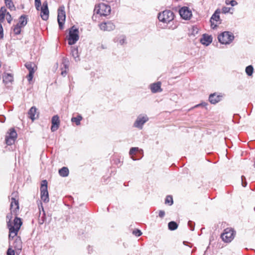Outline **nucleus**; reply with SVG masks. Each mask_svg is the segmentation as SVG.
I'll use <instances>...</instances> for the list:
<instances>
[{
	"label": "nucleus",
	"mask_w": 255,
	"mask_h": 255,
	"mask_svg": "<svg viewBox=\"0 0 255 255\" xmlns=\"http://www.w3.org/2000/svg\"><path fill=\"white\" fill-rule=\"evenodd\" d=\"M41 2L40 0H35V6L37 10H40Z\"/></svg>",
	"instance_id": "e433bc0d"
},
{
	"label": "nucleus",
	"mask_w": 255,
	"mask_h": 255,
	"mask_svg": "<svg viewBox=\"0 0 255 255\" xmlns=\"http://www.w3.org/2000/svg\"><path fill=\"white\" fill-rule=\"evenodd\" d=\"M173 203V200L172 196L171 195H167L166 197L165 200V204H168L169 206H171Z\"/></svg>",
	"instance_id": "473e14b6"
},
{
	"label": "nucleus",
	"mask_w": 255,
	"mask_h": 255,
	"mask_svg": "<svg viewBox=\"0 0 255 255\" xmlns=\"http://www.w3.org/2000/svg\"><path fill=\"white\" fill-rule=\"evenodd\" d=\"M234 39V36L230 32L224 31L221 33L218 36V39L219 42L223 44H227L230 43Z\"/></svg>",
	"instance_id": "20e7f679"
},
{
	"label": "nucleus",
	"mask_w": 255,
	"mask_h": 255,
	"mask_svg": "<svg viewBox=\"0 0 255 255\" xmlns=\"http://www.w3.org/2000/svg\"><path fill=\"white\" fill-rule=\"evenodd\" d=\"M231 9L230 7H226V6H223L222 7V12L224 13H227L230 12V10Z\"/></svg>",
	"instance_id": "a18cd8bd"
},
{
	"label": "nucleus",
	"mask_w": 255,
	"mask_h": 255,
	"mask_svg": "<svg viewBox=\"0 0 255 255\" xmlns=\"http://www.w3.org/2000/svg\"><path fill=\"white\" fill-rule=\"evenodd\" d=\"M254 71V68L252 65H249L246 68V72L248 76L252 75Z\"/></svg>",
	"instance_id": "f704fd0d"
},
{
	"label": "nucleus",
	"mask_w": 255,
	"mask_h": 255,
	"mask_svg": "<svg viewBox=\"0 0 255 255\" xmlns=\"http://www.w3.org/2000/svg\"><path fill=\"white\" fill-rule=\"evenodd\" d=\"M254 166L255 168V163H254Z\"/></svg>",
	"instance_id": "052dcab7"
},
{
	"label": "nucleus",
	"mask_w": 255,
	"mask_h": 255,
	"mask_svg": "<svg viewBox=\"0 0 255 255\" xmlns=\"http://www.w3.org/2000/svg\"><path fill=\"white\" fill-rule=\"evenodd\" d=\"M79 30L75 26H73L70 29L68 37V43L70 45L74 44L79 39Z\"/></svg>",
	"instance_id": "7ed1b4c3"
},
{
	"label": "nucleus",
	"mask_w": 255,
	"mask_h": 255,
	"mask_svg": "<svg viewBox=\"0 0 255 255\" xmlns=\"http://www.w3.org/2000/svg\"><path fill=\"white\" fill-rule=\"evenodd\" d=\"M13 81V75L10 73H4L3 76V82L5 84H8L11 83Z\"/></svg>",
	"instance_id": "5701e85b"
},
{
	"label": "nucleus",
	"mask_w": 255,
	"mask_h": 255,
	"mask_svg": "<svg viewBox=\"0 0 255 255\" xmlns=\"http://www.w3.org/2000/svg\"><path fill=\"white\" fill-rule=\"evenodd\" d=\"M40 196L41 199L44 202L47 203L49 202V194L47 190V181L46 180H42L41 183Z\"/></svg>",
	"instance_id": "423d86ee"
},
{
	"label": "nucleus",
	"mask_w": 255,
	"mask_h": 255,
	"mask_svg": "<svg viewBox=\"0 0 255 255\" xmlns=\"http://www.w3.org/2000/svg\"><path fill=\"white\" fill-rule=\"evenodd\" d=\"M100 28L104 31H111L115 28V25L111 21H107L101 23Z\"/></svg>",
	"instance_id": "2eb2a0df"
},
{
	"label": "nucleus",
	"mask_w": 255,
	"mask_h": 255,
	"mask_svg": "<svg viewBox=\"0 0 255 255\" xmlns=\"http://www.w3.org/2000/svg\"><path fill=\"white\" fill-rule=\"evenodd\" d=\"M27 23V15L23 14L21 15L18 19V22L16 24H19L22 27L25 26Z\"/></svg>",
	"instance_id": "b1692460"
},
{
	"label": "nucleus",
	"mask_w": 255,
	"mask_h": 255,
	"mask_svg": "<svg viewBox=\"0 0 255 255\" xmlns=\"http://www.w3.org/2000/svg\"><path fill=\"white\" fill-rule=\"evenodd\" d=\"M14 215V216H17V214L16 215H15L14 213H13V212H11V211H10V212L8 213L6 215V219H7V226L8 227V224H10V223H11V219L12 218V215Z\"/></svg>",
	"instance_id": "7c9ffc66"
},
{
	"label": "nucleus",
	"mask_w": 255,
	"mask_h": 255,
	"mask_svg": "<svg viewBox=\"0 0 255 255\" xmlns=\"http://www.w3.org/2000/svg\"><path fill=\"white\" fill-rule=\"evenodd\" d=\"M158 216L160 218H163L165 216V212L163 210H160L159 211Z\"/></svg>",
	"instance_id": "09e8293b"
},
{
	"label": "nucleus",
	"mask_w": 255,
	"mask_h": 255,
	"mask_svg": "<svg viewBox=\"0 0 255 255\" xmlns=\"http://www.w3.org/2000/svg\"><path fill=\"white\" fill-rule=\"evenodd\" d=\"M178 225L175 221H171L168 224V229L170 231H174L177 229Z\"/></svg>",
	"instance_id": "cd10ccee"
},
{
	"label": "nucleus",
	"mask_w": 255,
	"mask_h": 255,
	"mask_svg": "<svg viewBox=\"0 0 255 255\" xmlns=\"http://www.w3.org/2000/svg\"><path fill=\"white\" fill-rule=\"evenodd\" d=\"M94 11L101 16H107L110 14L111 8L109 5L101 3L95 6Z\"/></svg>",
	"instance_id": "f03ea898"
},
{
	"label": "nucleus",
	"mask_w": 255,
	"mask_h": 255,
	"mask_svg": "<svg viewBox=\"0 0 255 255\" xmlns=\"http://www.w3.org/2000/svg\"><path fill=\"white\" fill-rule=\"evenodd\" d=\"M4 3H5L6 6L10 10H14L15 9V7H14V5L13 4V3L12 0H8V1H6Z\"/></svg>",
	"instance_id": "2f4dec72"
},
{
	"label": "nucleus",
	"mask_w": 255,
	"mask_h": 255,
	"mask_svg": "<svg viewBox=\"0 0 255 255\" xmlns=\"http://www.w3.org/2000/svg\"><path fill=\"white\" fill-rule=\"evenodd\" d=\"M235 233V231L232 228H228L224 230L221 235V238L224 242L230 243L234 239Z\"/></svg>",
	"instance_id": "39448f33"
},
{
	"label": "nucleus",
	"mask_w": 255,
	"mask_h": 255,
	"mask_svg": "<svg viewBox=\"0 0 255 255\" xmlns=\"http://www.w3.org/2000/svg\"><path fill=\"white\" fill-rule=\"evenodd\" d=\"M21 27L19 24H16L13 29V32L15 35H18L21 32Z\"/></svg>",
	"instance_id": "c9c22d12"
},
{
	"label": "nucleus",
	"mask_w": 255,
	"mask_h": 255,
	"mask_svg": "<svg viewBox=\"0 0 255 255\" xmlns=\"http://www.w3.org/2000/svg\"><path fill=\"white\" fill-rule=\"evenodd\" d=\"M132 234L136 237H139L142 235V232L138 229H135L132 231Z\"/></svg>",
	"instance_id": "58836bf2"
},
{
	"label": "nucleus",
	"mask_w": 255,
	"mask_h": 255,
	"mask_svg": "<svg viewBox=\"0 0 255 255\" xmlns=\"http://www.w3.org/2000/svg\"><path fill=\"white\" fill-rule=\"evenodd\" d=\"M34 73H32V72L29 73V74L26 76L27 80L29 83H30V82L32 81V80L33 79Z\"/></svg>",
	"instance_id": "37998d69"
},
{
	"label": "nucleus",
	"mask_w": 255,
	"mask_h": 255,
	"mask_svg": "<svg viewBox=\"0 0 255 255\" xmlns=\"http://www.w3.org/2000/svg\"><path fill=\"white\" fill-rule=\"evenodd\" d=\"M136 152H138L140 154H141L143 155V151L141 149H139L138 147H131L129 151V154L131 156V158L133 160H136L137 159L133 156V154H135Z\"/></svg>",
	"instance_id": "4be33fe9"
},
{
	"label": "nucleus",
	"mask_w": 255,
	"mask_h": 255,
	"mask_svg": "<svg viewBox=\"0 0 255 255\" xmlns=\"http://www.w3.org/2000/svg\"><path fill=\"white\" fill-rule=\"evenodd\" d=\"M9 247H10L11 249L14 248L15 250L21 251L22 247V243L20 237H16L12 245L11 244H9Z\"/></svg>",
	"instance_id": "4468645a"
},
{
	"label": "nucleus",
	"mask_w": 255,
	"mask_h": 255,
	"mask_svg": "<svg viewBox=\"0 0 255 255\" xmlns=\"http://www.w3.org/2000/svg\"><path fill=\"white\" fill-rule=\"evenodd\" d=\"M4 2H5L6 1H8V0H4Z\"/></svg>",
	"instance_id": "680f3d73"
},
{
	"label": "nucleus",
	"mask_w": 255,
	"mask_h": 255,
	"mask_svg": "<svg viewBox=\"0 0 255 255\" xmlns=\"http://www.w3.org/2000/svg\"><path fill=\"white\" fill-rule=\"evenodd\" d=\"M3 37V31H0V39Z\"/></svg>",
	"instance_id": "5fc2aeb1"
},
{
	"label": "nucleus",
	"mask_w": 255,
	"mask_h": 255,
	"mask_svg": "<svg viewBox=\"0 0 255 255\" xmlns=\"http://www.w3.org/2000/svg\"><path fill=\"white\" fill-rule=\"evenodd\" d=\"M46 221V215L43 206L41 205V210L39 208V216L38 218V223L40 225L43 224Z\"/></svg>",
	"instance_id": "412c9836"
},
{
	"label": "nucleus",
	"mask_w": 255,
	"mask_h": 255,
	"mask_svg": "<svg viewBox=\"0 0 255 255\" xmlns=\"http://www.w3.org/2000/svg\"><path fill=\"white\" fill-rule=\"evenodd\" d=\"M6 15V19L7 22L8 23H10L12 20L11 15H10V14L9 13V12H7Z\"/></svg>",
	"instance_id": "79ce46f5"
},
{
	"label": "nucleus",
	"mask_w": 255,
	"mask_h": 255,
	"mask_svg": "<svg viewBox=\"0 0 255 255\" xmlns=\"http://www.w3.org/2000/svg\"><path fill=\"white\" fill-rule=\"evenodd\" d=\"M52 126L51 130L52 131H55L58 129L60 125L59 118L58 115H55L52 118Z\"/></svg>",
	"instance_id": "dca6fc26"
},
{
	"label": "nucleus",
	"mask_w": 255,
	"mask_h": 255,
	"mask_svg": "<svg viewBox=\"0 0 255 255\" xmlns=\"http://www.w3.org/2000/svg\"><path fill=\"white\" fill-rule=\"evenodd\" d=\"M242 179V185L243 187H245L247 185V182L246 181V178L245 176L242 175L241 176Z\"/></svg>",
	"instance_id": "a19ab883"
},
{
	"label": "nucleus",
	"mask_w": 255,
	"mask_h": 255,
	"mask_svg": "<svg viewBox=\"0 0 255 255\" xmlns=\"http://www.w3.org/2000/svg\"><path fill=\"white\" fill-rule=\"evenodd\" d=\"M22 224L21 219L20 218L15 216L13 220V224L11 223L8 224L7 228L11 232H18L19 230L20 227Z\"/></svg>",
	"instance_id": "6e6552de"
},
{
	"label": "nucleus",
	"mask_w": 255,
	"mask_h": 255,
	"mask_svg": "<svg viewBox=\"0 0 255 255\" xmlns=\"http://www.w3.org/2000/svg\"><path fill=\"white\" fill-rule=\"evenodd\" d=\"M41 11L40 16L43 20H47L49 17V9L48 7V3L46 1L43 2L42 5L40 8Z\"/></svg>",
	"instance_id": "f8f14e48"
},
{
	"label": "nucleus",
	"mask_w": 255,
	"mask_h": 255,
	"mask_svg": "<svg viewBox=\"0 0 255 255\" xmlns=\"http://www.w3.org/2000/svg\"><path fill=\"white\" fill-rule=\"evenodd\" d=\"M65 18L66 14L64 6H60L58 9L57 16V21L60 29H62L63 28V25L65 21Z\"/></svg>",
	"instance_id": "0eeeda50"
},
{
	"label": "nucleus",
	"mask_w": 255,
	"mask_h": 255,
	"mask_svg": "<svg viewBox=\"0 0 255 255\" xmlns=\"http://www.w3.org/2000/svg\"><path fill=\"white\" fill-rule=\"evenodd\" d=\"M15 253L14 250H12L10 247H8L6 252V255H14Z\"/></svg>",
	"instance_id": "ea45409f"
},
{
	"label": "nucleus",
	"mask_w": 255,
	"mask_h": 255,
	"mask_svg": "<svg viewBox=\"0 0 255 255\" xmlns=\"http://www.w3.org/2000/svg\"><path fill=\"white\" fill-rule=\"evenodd\" d=\"M208 105V104L206 102H202L201 103V104H198V105H196V106H195L194 107V108H197V107H199V106H203V107H206Z\"/></svg>",
	"instance_id": "de8ad7c7"
},
{
	"label": "nucleus",
	"mask_w": 255,
	"mask_h": 255,
	"mask_svg": "<svg viewBox=\"0 0 255 255\" xmlns=\"http://www.w3.org/2000/svg\"><path fill=\"white\" fill-rule=\"evenodd\" d=\"M18 232H11L10 230H9V235H8V240L9 244H11L10 242L14 238H15L17 236Z\"/></svg>",
	"instance_id": "72a5a7b5"
},
{
	"label": "nucleus",
	"mask_w": 255,
	"mask_h": 255,
	"mask_svg": "<svg viewBox=\"0 0 255 255\" xmlns=\"http://www.w3.org/2000/svg\"><path fill=\"white\" fill-rule=\"evenodd\" d=\"M7 133L8 135L5 137V142L7 145H10L14 143L17 134L13 128H10Z\"/></svg>",
	"instance_id": "1a4fd4ad"
},
{
	"label": "nucleus",
	"mask_w": 255,
	"mask_h": 255,
	"mask_svg": "<svg viewBox=\"0 0 255 255\" xmlns=\"http://www.w3.org/2000/svg\"><path fill=\"white\" fill-rule=\"evenodd\" d=\"M148 121L146 115H139L133 124V127L141 129L143 125Z\"/></svg>",
	"instance_id": "9d476101"
},
{
	"label": "nucleus",
	"mask_w": 255,
	"mask_h": 255,
	"mask_svg": "<svg viewBox=\"0 0 255 255\" xmlns=\"http://www.w3.org/2000/svg\"><path fill=\"white\" fill-rule=\"evenodd\" d=\"M5 15H3V14L0 13V23H3L4 18H5Z\"/></svg>",
	"instance_id": "8fccbe9b"
},
{
	"label": "nucleus",
	"mask_w": 255,
	"mask_h": 255,
	"mask_svg": "<svg viewBox=\"0 0 255 255\" xmlns=\"http://www.w3.org/2000/svg\"><path fill=\"white\" fill-rule=\"evenodd\" d=\"M90 247L89 246V249H88L89 253H90V250H91V249H90Z\"/></svg>",
	"instance_id": "bf43d9fd"
},
{
	"label": "nucleus",
	"mask_w": 255,
	"mask_h": 255,
	"mask_svg": "<svg viewBox=\"0 0 255 255\" xmlns=\"http://www.w3.org/2000/svg\"><path fill=\"white\" fill-rule=\"evenodd\" d=\"M71 54L72 56L74 58L76 61L79 60L78 50L77 47H72Z\"/></svg>",
	"instance_id": "c85d7f7f"
},
{
	"label": "nucleus",
	"mask_w": 255,
	"mask_h": 255,
	"mask_svg": "<svg viewBox=\"0 0 255 255\" xmlns=\"http://www.w3.org/2000/svg\"><path fill=\"white\" fill-rule=\"evenodd\" d=\"M59 175L63 177H67L68 176L69 173V169L66 167H63L59 170Z\"/></svg>",
	"instance_id": "a878e982"
},
{
	"label": "nucleus",
	"mask_w": 255,
	"mask_h": 255,
	"mask_svg": "<svg viewBox=\"0 0 255 255\" xmlns=\"http://www.w3.org/2000/svg\"><path fill=\"white\" fill-rule=\"evenodd\" d=\"M220 13V10L219 9H217L216 10L214 14L211 16L210 21L211 23V25H213V23L212 22V20H215L216 21H218L220 20V15L219 14Z\"/></svg>",
	"instance_id": "393cba45"
},
{
	"label": "nucleus",
	"mask_w": 255,
	"mask_h": 255,
	"mask_svg": "<svg viewBox=\"0 0 255 255\" xmlns=\"http://www.w3.org/2000/svg\"><path fill=\"white\" fill-rule=\"evenodd\" d=\"M82 117L81 115H78L76 117L72 118L71 122L75 123V124L77 126H79L80 125V122L82 120Z\"/></svg>",
	"instance_id": "c756f323"
},
{
	"label": "nucleus",
	"mask_w": 255,
	"mask_h": 255,
	"mask_svg": "<svg viewBox=\"0 0 255 255\" xmlns=\"http://www.w3.org/2000/svg\"><path fill=\"white\" fill-rule=\"evenodd\" d=\"M90 247L89 246V249H88L89 253H90V250H91V249H90Z\"/></svg>",
	"instance_id": "13d9d810"
},
{
	"label": "nucleus",
	"mask_w": 255,
	"mask_h": 255,
	"mask_svg": "<svg viewBox=\"0 0 255 255\" xmlns=\"http://www.w3.org/2000/svg\"><path fill=\"white\" fill-rule=\"evenodd\" d=\"M225 3L227 5L231 4L232 6H235L238 4L237 2L235 0H226Z\"/></svg>",
	"instance_id": "4c0bfd02"
},
{
	"label": "nucleus",
	"mask_w": 255,
	"mask_h": 255,
	"mask_svg": "<svg viewBox=\"0 0 255 255\" xmlns=\"http://www.w3.org/2000/svg\"><path fill=\"white\" fill-rule=\"evenodd\" d=\"M174 18V14L170 10H165L160 12L158 15V18L159 21L168 23L173 20Z\"/></svg>",
	"instance_id": "f257e3e1"
},
{
	"label": "nucleus",
	"mask_w": 255,
	"mask_h": 255,
	"mask_svg": "<svg viewBox=\"0 0 255 255\" xmlns=\"http://www.w3.org/2000/svg\"><path fill=\"white\" fill-rule=\"evenodd\" d=\"M2 23H0V31H3Z\"/></svg>",
	"instance_id": "6e6d98bb"
},
{
	"label": "nucleus",
	"mask_w": 255,
	"mask_h": 255,
	"mask_svg": "<svg viewBox=\"0 0 255 255\" xmlns=\"http://www.w3.org/2000/svg\"><path fill=\"white\" fill-rule=\"evenodd\" d=\"M194 225H195L194 223H193L191 221H189L188 222V225L189 227V228H190V230L191 231H193L194 230Z\"/></svg>",
	"instance_id": "c03bdc74"
},
{
	"label": "nucleus",
	"mask_w": 255,
	"mask_h": 255,
	"mask_svg": "<svg viewBox=\"0 0 255 255\" xmlns=\"http://www.w3.org/2000/svg\"><path fill=\"white\" fill-rule=\"evenodd\" d=\"M16 193L13 192L11 194V203L10 206V210L11 212H13L15 215H16V213L19 211V203L18 200L15 199L16 196Z\"/></svg>",
	"instance_id": "9b49d317"
},
{
	"label": "nucleus",
	"mask_w": 255,
	"mask_h": 255,
	"mask_svg": "<svg viewBox=\"0 0 255 255\" xmlns=\"http://www.w3.org/2000/svg\"><path fill=\"white\" fill-rule=\"evenodd\" d=\"M5 118L4 116L2 117L1 118L0 117V122L1 123H4L5 122Z\"/></svg>",
	"instance_id": "864d4df0"
},
{
	"label": "nucleus",
	"mask_w": 255,
	"mask_h": 255,
	"mask_svg": "<svg viewBox=\"0 0 255 255\" xmlns=\"http://www.w3.org/2000/svg\"><path fill=\"white\" fill-rule=\"evenodd\" d=\"M161 83L160 82L152 83L150 85V89L153 93H156L162 91L161 88Z\"/></svg>",
	"instance_id": "f3484780"
},
{
	"label": "nucleus",
	"mask_w": 255,
	"mask_h": 255,
	"mask_svg": "<svg viewBox=\"0 0 255 255\" xmlns=\"http://www.w3.org/2000/svg\"><path fill=\"white\" fill-rule=\"evenodd\" d=\"M212 41V37L206 34H204L200 39V42L206 46L209 45Z\"/></svg>",
	"instance_id": "a211bd4d"
},
{
	"label": "nucleus",
	"mask_w": 255,
	"mask_h": 255,
	"mask_svg": "<svg viewBox=\"0 0 255 255\" xmlns=\"http://www.w3.org/2000/svg\"><path fill=\"white\" fill-rule=\"evenodd\" d=\"M7 13L6 9L4 6H2L0 9V13L3 14V15H5Z\"/></svg>",
	"instance_id": "49530a36"
},
{
	"label": "nucleus",
	"mask_w": 255,
	"mask_h": 255,
	"mask_svg": "<svg viewBox=\"0 0 255 255\" xmlns=\"http://www.w3.org/2000/svg\"><path fill=\"white\" fill-rule=\"evenodd\" d=\"M25 66L29 71V73L35 72L34 67H35V64L34 63L30 62H27L25 64Z\"/></svg>",
	"instance_id": "bb28decb"
},
{
	"label": "nucleus",
	"mask_w": 255,
	"mask_h": 255,
	"mask_svg": "<svg viewBox=\"0 0 255 255\" xmlns=\"http://www.w3.org/2000/svg\"><path fill=\"white\" fill-rule=\"evenodd\" d=\"M179 12L181 17L186 20L190 19L192 15L191 11L189 10V8L186 6L181 7Z\"/></svg>",
	"instance_id": "ddd939ff"
},
{
	"label": "nucleus",
	"mask_w": 255,
	"mask_h": 255,
	"mask_svg": "<svg viewBox=\"0 0 255 255\" xmlns=\"http://www.w3.org/2000/svg\"><path fill=\"white\" fill-rule=\"evenodd\" d=\"M126 40V38L125 36H122V37L119 40V43L123 45L124 43H125Z\"/></svg>",
	"instance_id": "3c124183"
},
{
	"label": "nucleus",
	"mask_w": 255,
	"mask_h": 255,
	"mask_svg": "<svg viewBox=\"0 0 255 255\" xmlns=\"http://www.w3.org/2000/svg\"><path fill=\"white\" fill-rule=\"evenodd\" d=\"M66 74V71H62L61 72V75L65 76Z\"/></svg>",
	"instance_id": "4d7b16f0"
},
{
	"label": "nucleus",
	"mask_w": 255,
	"mask_h": 255,
	"mask_svg": "<svg viewBox=\"0 0 255 255\" xmlns=\"http://www.w3.org/2000/svg\"><path fill=\"white\" fill-rule=\"evenodd\" d=\"M222 96L220 95H217L216 93H213L210 95L209 97V101L212 104H216L220 102L221 100Z\"/></svg>",
	"instance_id": "6ab92c4d"
},
{
	"label": "nucleus",
	"mask_w": 255,
	"mask_h": 255,
	"mask_svg": "<svg viewBox=\"0 0 255 255\" xmlns=\"http://www.w3.org/2000/svg\"><path fill=\"white\" fill-rule=\"evenodd\" d=\"M37 113V109L35 107H32L28 112V117L33 121L38 117V114Z\"/></svg>",
	"instance_id": "aec40b11"
},
{
	"label": "nucleus",
	"mask_w": 255,
	"mask_h": 255,
	"mask_svg": "<svg viewBox=\"0 0 255 255\" xmlns=\"http://www.w3.org/2000/svg\"><path fill=\"white\" fill-rule=\"evenodd\" d=\"M112 1H115L116 3V6H117L120 4V0H112Z\"/></svg>",
	"instance_id": "603ef678"
}]
</instances>
